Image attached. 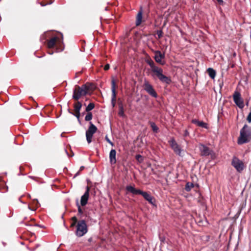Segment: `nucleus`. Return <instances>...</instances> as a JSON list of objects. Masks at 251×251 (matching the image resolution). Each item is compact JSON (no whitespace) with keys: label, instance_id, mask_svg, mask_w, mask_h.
I'll return each mask as SVG.
<instances>
[{"label":"nucleus","instance_id":"20e7f679","mask_svg":"<svg viewBox=\"0 0 251 251\" xmlns=\"http://www.w3.org/2000/svg\"><path fill=\"white\" fill-rule=\"evenodd\" d=\"M87 226L83 220L79 221L76 225L75 234L78 237H82L87 232Z\"/></svg>","mask_w":251,"mask_h":251},{"label":"nucleus","instance_id":"f257e3e1","mask_svg":"<svg viewBox=\"0 0 251 251\" xmlns=\"http://www.w3.org/2000/svg\"><path fill=\"white\" fill-rule=\"evenodd\" d=\"M147 63L151 68V75L153 77H157L161 82L166 84L171 82V78L163 75V69L156 66L152 60H148Z\"/></svg>","mask_w":251,"mask_h":251},{"label":"nucleus","instance_id":"4be33fe9","mask_svg":"<svg viewBox=\"0 0 251 251\" xmlns=\"http://www.w3.org/2000/svg\"><path fill=\"white\" fill-rule=\"evenodd\" d=\"M150 125H151V127L152 128V130L155 132H157L158 130V128L157 127V126H156V125L153 122H151L150 123Z\"/></svg>","mask_w":251,"mask_h":251},{"label":"nucleus","instance_id":"ddd939ff","mask_svg":"<svg viewBox=\"0 0 251 251\" xmlns=\"http://www.w3.org/2000/svg\"><path fill=\"white\" fill-rule=\"evenodd\" d=\"M111 91H112L111 104H112V107H114L116 104V83L114 79H113L112 80Z\"/></svg>","mask_w":251,"mask_h":251},{"label":"nucleus","instance_id":"7c9ffc66","mask_svg":"<svg viewBox=\"0 0 251 251\" xmlns=\"http://www.w3.org/2000/svg\"><path fill=\"white\" fill-rule=\"evenodd\" d=\"M118 104H119V108H121V107L122 108H124V106H123V103L121 101H119V103H118Z\"/></svg>","mask_w":251,"mask_h":251},{"label":"nucleus","instance_id":"58836bf2","mask_svg":"<svg viewBox=\"0 0 251 251\" xmlns=\"http://www.w3.org/2000/svg\"><path fill=\"white\" fill-rule=\"evenodd\" d=\"M109 144H110L112 146H114V144L113 143V142H112L111 141L109 142L108 143Z\"/></svg>","mask_w":251,"mask_h":251},{"label":"nucleus","instance_id":"2eb2a0df","mask_svg":"<svg viewBox=\"0 0 251 251\" xmlns=\"http://www.w3.org/2000/svg\"><path fill=\"white\" fill-rule=\"evenodd\" d=\"M89 187L87 186L85 193L81 197L80 204L81 206H85L87 203L89 197Z\"/></svg>","mask_w":251,"mask_h":251},{"label":"nucleus","instance_id":"f704fd0d","mask_svg":"<svg viewBox=\"0 0 251 251\" xmlns=\"http://www.w3.org/2000/svg\"><path fill=\"white\" fill-rule=\"evenodd\" d=\"M105 139L108 143H109V142L110 141V139L108 138L107 136H105Z\"/></svg>","mask_w":251,"mask_h":251},{"label":"nucleus","instance_id":"aec40b11","mask_svg":"<svg viewBox=\"0 0 251 251\" xmlns=\"http://www.w3.org/2000/svg\"><path fill=\"white\" fill-rule=\"evenodd\" d=\"M207 73H208L209 76L211 78L213 79L215 78V75H216V72L214 69H213L212 68H209L207 70Z\"/></svg>","mask_w":251,"mask_h":251},{"label":"nucleus","instance_id":"7ed1b4c3","mask_svg":"<svg viewBox=\"0 0 251 251\" xmlns=\"http://www.w3.org/2000/svg\"><path fill=\"white\" fill-rule=\"evenodd\" d=\"M126 190L133 195L140 194L142 195L144 198L150 203H153V197L146 192H143L140 190L135 189L133 186L128 185L126 188Z\"/></svg>","mask_w":251,"mask_h":251},{"label":"nucleus","instance_id":"c9c22d12","mask_svg":"<svg viewBox=\"0 0 251 251\" xmlns=\"http://www.w3.org/2000/svg\"><path fill=\"white\" fill-rule=\"evenodd\" d=\"M76 223H75V222H73L72 223L71 225V227L74 226L76 225Z\"/></svg>","mask_w":251,"mask_h":251},{"label":"nucleus","instance_id":"0eeeda50","mask_svg":"<svg viewBox=\"0 0 251 251\" xmlns=\"http://www.w3.org/2000/svg\"><path fill=\"white\" fill-rule=\"evenodd\" d=\"M234 102L240 108L242 109L244 107V101L241 97V94L237 91L234 92L233 95Z\"/></svg>","mask_w":251,"mask_h":251},{"label":"nucleus","instance_id":"412c9836","mask_svg":"<svg viewBox=\"0 0 251 251\" xmlns=\"http://www.w3.org/2000/svg\"><path fill=\"white\" fill-rule=\"evenodd\" d=\"M194 187V185L192 183L187 182L185 185V190L187 192L190 191L192 188Z\"/></svg>","mask_w":251,"mask_h":251},{"label":"nucleus","instance_id":"423d86ee","mask_svg":"<svg viewBox=\"0 0 251 251\" xmlns=\"http://www.w3.org/2000/svg\"><path fill=\"white\" fill-rule=\"evenodd\" d=\"M97 130V127L92 122H90V126L86 131V137L88 144L91 143L92 137Z\"/></svg>","mask_w":251,"mask_h":251},{"label":"nucleus","instance_id":"5701e85b","mask_svg":"<svg viewBox=\"0 0 251 251\" xmlns=\"http://www.w3.org/2000/svg\"><path fill=\"white\" fill-rule=\"evenodd\" d=\"M95 107V104L93 103H90L86 108V111L89 112L92 110Z\"/></svg>","mask_w":251,"mask_h":251},{"label":"nucleus","instance_id":"f3484780","mask_svg":"<svg viewBox=\"0 0 251 251\" xmlns=\"http://www.w3.org/2000/svg\"><path fill=\"white\" fill-rule=\"evenodd\" d=\"M116 151L115 150H111L109 153V161L111 164H114L116 162Z\"/></svg>","mask_w":251,"mask_h":251},{"label":"nucleus","instance_id":"4468645a","mask_svg":"<svg viewBox=\"0 0 251 251\" xmlns=\"http://www.w3.org/2000/svg\"><path fill=\"white\" fill-rule=\"evenodd\" d=\"M82 104L79 101H77L76 103L74 105V110L75 112V114L72 112L70 109H68L69 112L72 114L75 115V117H77V119H79L80 117V110L81 108Z\"/></svg>","mask_w":251,"mask_h":251},{"label":"nucleus","instance_id":"79ce46f5","mask_svg":"<svg viewBox=\"0 0 251 251\" xmlns=\"http://www.w3.org/2000/svg\"><path fill=\"white\" fill-rule=\"evenodd\" d=\"M38 204V201H36V205L37 206Z\"/></svg>","mask_w":251,"mask_h":251},{"label":"nucleus","instance_id":"473e14b6","mask_svg":"<svg viewBox=\"0 0 251 251\" xmlns=\"http://www.w3.org/2000/svg\"><path fill=\"white\" fill-rule=\"evenodd\" d=\"M188 135H189V132H188V131L187 130H185V132H184V135L185 136H188Z\"/></svg>","mask_w":251,"mask_h":251},{"label":"nucleus","instance_id":"a878e982","mask_svg":"<svg viewBox=\"0 0 251 251\" xmlns=\"http://www.w3.org/2000/svg\"><path fill=\"white\" fill-rule=\"evenodd\" d=\"M118 114L120 116L124 117H125V115L124 113V108H119V111L118 112Z\"/></svg>","mask_w":251,"mask_h":251},{"label":"nucleus","instance_id":"393cba45","mask_svg":"<svg viewBox=\"0 0 251 251\" xmlns=\"http://www.w3.org/2000/svg\"><path fill=\"white\" fill-rule=\"evenodd\" d=\"M1 185V186H0V189H1L2 192H7L8 190V187L6 186L4 183H2Z\"/></svg>","mask_w":251,"mask_h":251},{"label":"nucleus","instance_id":"4c0bfd02","mask_svg":"<svg viewBox=\"0 0 251 251\" xmlns=\"http://www.w3.org/2000/svg\"><path fill=\"white\" fill-rule=\"evenodd\" d=\"M79 171L77 172L75 175V176L74 177H76V176H77L78 175H79Z\"/></svg>","mask_w":251,"mask_h":251},{"label":"nucleus","instance_id":"a211bd4d","mask_svg":"<svg viewBox=\"0 0 251 251\" xmlns=\"http://www.w3.org/2000/svg\"><path fill=\"white\" fill-rule=\"evenodd\" d=\"M192 122L193 124L197 125L199 126L207 128V124L202 121H199L197 119H194Z\"/></svg>","mask_w":251,"mask_h":251},{"label":"nucleus","instance_id":"1a4fd4ad","mask_svg":"<svg viewBox=\"0 0 251 251\" xmlns=\"http://www.w3.org/2000/svg\"><path fill=\"white\" fill-rule=\"evenodd\" d=\"M144 90L151 96L156 98L157 94L152 86L147 81H145L143 85Z\"/></svg>","mask_w":251,"mask_h":251},{"label":"nucleus","instance_id":"9d476101","mask_svg":"<svg viewBox=\"0 0 251 251\" xmlns=\"http://www.w3.org/2000/svg\"><path fill=\"white\" fill-rule=\"evenodd\" d=\"M169 142L174 152L179 156H182V152H183V150L181 149L180 147L176 143L175 139L172 138Z\"/></svg>","mask_w":251,"mask_h":251},{"label":"nucleus","instance_id":"c756f323","mask_svg":"<svg viewBox=\"0 0 251 251\" xmlns=\"http://www.w3.org/2000/svg\"><path fill=\"white\" fill-rule=\"evenodd\" d=\"M72 221L75 223H77V218L75 217H73L72 218Z\"/></svg>","mask_w":251,"mask_h":251},{"label":"nucleus","instance_id":"dca6fc26","mask_svg":"<svg viewBox=\"0 0 251 251\" xmlns=\"http://www.w3.org/2000/svg\"><path fill=\"white\" fill-rule=\"evenodd\" d=\"M62 41L59 40L58 38L54 37L50 39L48 42V47L49 48H52L56 44H60Z\"/></svg>","mask_w":251,"mask_h":251},{"label":"nucleus","instance_id":"9b49d317","mask_svg":"<svg viewBox=\"0 0 251 251\" xmlns=\"http://www.w3.org/2000/svg\"><path fill=\"white\" fill-rule=\"evenodd\" d=\"M199 148L202 156L212 155L213 151L207 146L203 144H200Z\"/></svg>","mask_w":251,"mask_h":251},{"label":"nucleus","instance_id":"f8f14e48","mask_svg":"<svg viewBox=\"0 0 251 251\" xmlns=\"http://www.w3.org/2000/svg\"><path fill=\"white\" fill-rule=\"evenodd\" d=\"M154 54V58L155 61L161 65H164L165 62L163 61L162 59L165 57L164 54H162L159 50H155Z\"/></svg>","mask_w":251,"mask_h":251},{"label":"nucleus","instance_id":"2f4dec72","mask_svg":"<svg viewBox=\"0 0 251 251\" xmlns=\"http://www.w3.org/2000/svg\"><path fill=\"white\" fill-rule=\"evenodd\" d=\"M109 69V64H107L106 65H105V66L104 67V69L105 70H108Z\"/></svg>","mask_w":251,"mask_h":251},{"label":"nucleus","instance_id":"f03ea898","mask_svg":"<svg viewBox=\"0 0 251 251\" xmlns=\"http://www.w3.org/2000/svg\"><path fill=\"white\" fill-rule=\"evenodd\" d=\"M251 140V127L247 125H245L240 130V136L238 137L237 143L239 145H242L248 143Z\"/></svg>","mask_w":251,"mask_h":251},{"label":"nucleus","instance_id":"6e6552de","mask_svg":"<svg viewBox=\"0 0 251 251\" xmlns=\"http://www.w3.org/2000/svg\"><path fill=\"white\" fill-rule=\"evenodd\" d=\"M232 165L236 169V170L241 172L244 168V164L242 161L240 160L236 157H234L232 161Z\"/></svg>","mask_w":251,"mask_h":251},{"label":"nucleus","instance_id":"ea45409f","mask_svg":"<svg viewBox=\"0 0 251 251\" xmlns=\"http://www.w3.org/2000/svg\"><path fill=\"white\" fill-rule=\"evenodd\" d=\"M109 144H110L112 146H114V144L113 143V142H112L111 141L109 142L108 143Z\"/></svg>","mask_w":251,"mask_h":251},{"label":"nucleus","instance_id":"c85d7f7f","mask_svg":"<svg viewBox=\"0 0 251 251\" xmlns=\"http://www.w3.org/2000/svg\"><path fill=\"white\" fill-rule=\"evenodd\" d=\"M77 207H78V211L80 214L82 213V210L80 207V206L79 205V204H77Z\"/></svg>","mask_w":251,"mask_h":251},{"label":"nucleus","instance_id":"39448f33","mask_svg":"<svg viewBox=\"0 0 251 251\" xmlns=\"http://www.w3.org/2000/svg\"><path fill=\"white\" fill-rule=\"evenodd\" d=\"M89 88L86 85H82L81 87H76L74 91L73 98L76 100H78L82 96L86 95L88 92Z\"/></svg>","mask_w":251,"mask_h":251},{"label":"nucleus","instance_id":"bb28decb","mask_svg":"<svg viewBox=\"0 0 251 251\" xmlns=\"http://www.w3.org/2000/svg\"><path fill=\"white\" fill-rule=\"evenodd\" d=\"M156 34L157 35L158 38L160 39L162 36V31L161 30H157Z\"/></svg>","mask_w":251,"mask_h":251},{"label":"nucleus","instance_id":"cd10ccee","mask_svg":"<svg viewBox=\"0 0 251 251\" xmlns=\"http://www.w3.org/2000/svg\"><path fill=\"white\" fill-rule=\"evenodd\" d=\"M136 158L139 162H142L143 161V158L141 155H137L136 156Z\"/></svg>","mask_w":251,"mask_h":251},{"label":"nucleus","instance_id":"6ab92c4d","mask_svg":"<svg viewBox=\"0 0 251 251\" xmlns=\"http://www.w3.org/2000/svg\"><path fill=\"white\" fill-rule=\"evenodd\" d=\"M142 19V11L140 10L138 12L137 15L136 16V25L137 26L139 25L141 22Z\"/></svg>","mask_w":251,"mask_h":251},{"label":"nucleus","instance_id":"b1692460","mask_svg":"<svg viewBox=\"0 0 251 251\" xmlns=\"http://www.w3.org/2000/svg\"><path fill=\"white\" fill-rule=\"evenodd\" d=\"M92 119V114L91 112H88L85 117V120L87 121H89Z\"/></svg>","mask_w":251,"mask_h":251},{"label":"nucleus","instance_id":"e433bc0d","mask_svg":"<svg viewBox=\"0 0 251 251\" xmlns=\"http://www.w3.org/2000/svg\"><path fill=\"white\" fill-rule=\"evenodd\" d=\"M84 166H81L79 169V171H82L84 169Z\"/></svg>","mask_w":251,"mask_h":251},{"label":"nucleus","instance_id":"a19ab883","mask_svg":"<svg viewBox=\"0 0 251 251\" xmlns=\"http://www.w3.org/2000/svg\"><path fill=\"white\" fill-rule=\"evenodd\" d=\"M28 208H29L30 210H33V211H35V210H36V209H31L29 206H28Z\"/></svg>","mask_w":251,"mask_h":251},{"label":"nucleus","instance_id":"72a5a7b5","mask_svg":"<svg viewBox=\"0 0 251 251\" xmlns=\"http://www.w3.org/2000/svg\"><path fill=\"white\" fill-rule=\"evenodd\" d=\"M220 4H223V0H216Z\"/></svg>","mask_w":251,"mask_h":251}]
</instances>
